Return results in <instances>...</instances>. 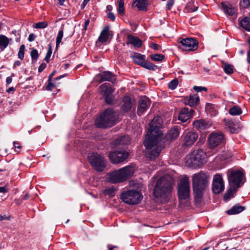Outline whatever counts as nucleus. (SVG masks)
<instances>
[{
    "instance_id": "f257e3e1",
    "label": "nucleus",
    "mask_w": 250,
    "mask_h": 250,
    "mask_svg": "<svg viewBox=\"0 0 250 250\" xmlns=\"http://www.w3.org/2000/svg\"><path fill=\"white\" fill-rule=\"evenodd\" d=\"M162 120L159 116L155 117L149 124V128L144 144L146 147V157L150 160L157 157L165 146L160 128Z\"/></svg>"
},
{
    "instance_id": "f03ea898",
    "label": "nucleus",
    "mask_w": 250,
    "mask_h": 250,
    "mask_svg": "<svg viewBox=\"0 0 250 250\" xmlns=\"http://www.w3.org/2000/svg\"><path fill=\"white\" fill-rule=\"evenodd\" d=\"M174 184V179L168 175L164 176L157 180L153 192L157 201L165 203L169 200Z\"/></svg>"
},
{
    "instance_id": "7ed1b4c3",
    "label": "nucleus",
    "mask_w": 250,
    "mask_h": 250,
    "mask_svg": "<svg viewBox=\"0 0 250 250\" xmlns=\"http://www.w3.org/2000/svg\"><path fill=\"white\" fill-rule=\"evenodd\" d=\"M118 116V112L109 108L106 109L96 119L95 125L98 128L110 127L116 124Z\"/></svg>"
},
{
    "instance_id": "20e7f679",
    "label": "nucleus",
    "mask_w": 250,
    "mask_h": 250,
    "mask_svg": "<svg viewBox=\"0 0 250 250\" xmlns=\"http://www.w3.org/2000/svg\"><path fill=\"white\" fill-rule=\"evenodd\" d=\"M134 173V168L132 167L127 166L118 170H114L107 173L106 178L110 183H118L130 178Z\"/></svg>"
},
{
    "instance_id": "39448f33",
    "label": "nucleus",
    "mask_w": 250,
    "mask_h": 250,
    "mask_svg": "<svg viewBox=\"0 0 250 250\" xmlns=\"http://www.w3.org/2000/svg\"><path fill=\"white\" fill-rule=\"evenodd\" d=\"M205 154L201 149L195 150L187 156V165L193 168H196L206 162Z\"/></svg>"
},
{
    "instance_id": "423d86ee",
    "label": "nucleus",
    "mask_w": 250,
    "mask_h": 250,
    "mask_svg": "<svg viewBox=\"0 0 250 250\" xmlns=\"http://www.w3.org/2000/svg\"><path fill=\"white\" fill-rule=\"evenodd\" d=\"M121 198L124 202L128 205H135L142 200L143 196L137 190H128L123 192Z\"/></svg>"
},
{
    "instance_id": "0eeeda50",
    "label": "nucleus",
    "mask_w": 250,
    "mask_h": 250,
    "mask_svg": "<svg viewBox=\"0 0 250 250\" xmlns=\"http://www.w3.org/2000/svg\"><path fill=\"white\" fill-rule=\"evenodd\" d=\"M244 176L245 173L241 170L229 169L228 171V177L229 186L237 188H239L244 183Z\"/></svg>"
},
{
    "instance_id": "6e6552de",
    "label": "nucleus",
    "mask_w": 250,
    "mask_h": 250,
    "mask_svg": "<svg viewBox=\"0 0 250 250\" xmlns=\"http://www.w3.org/2000/svg\"><path fill=\"white\" fill-rule=\"evenodd\" d=\"M87 159L93 168L97 171H103L106 167L104 157L97 153H91L88 156Z\"/></svg>"
},
{
    "instance_id": "1a4fd4ad",
    "label": "nucleus",
    "mask_w": 250,
    "mask_h": 250,
    "mask_svg": "<svg viewBox=\"0 0 250 250\" xmlns=\"http://www.w3.org/2000/svg\"><path fill=\"white\" fill-rule=\"evenodd\" d=\"M190 187L188 178L185 177L182 179L178 184V194L180 203H181L183 200L188 199L189 196Z\"/></svg>"
},
{
    "instance_id": "9d476101",
    "label": "nucleus",
    "mask_w": 250,
    "mask_h": 250,
    "mask_svg": "<svg viewBox=\"0 0 250 250\" xmlns=\"http://www.w3.org/2000/svg\"><path fill=\"white\" fill-rule=\"evenodd\" d=\"M208 178L203 172L194 174L192 176V185L193 189L205 190L207 187Z\"/></svg>"
},
{
    "instance_id": "9b49d317",
    "label": "nucleus",
    "mask_w": 250,
    "mask_h": 250,
    "mask_svg": "<svg viewBox=\"0 0 250 250\" xmlns=\"http://www.w3.org/2000/svg\"><path fill=\"white\" fill-rule=\"evenodd\" d=\"M224 142V136L221 132H212L208 138V144L210 148H214Z\"/></svg>"
},
{
    "instance_id": "f8f14e48",
    "label": "nucleus",
    "mask_w": 250,
    "mask_h": 250,
    "mask_svg": "<svg viewBox=\"0 0 250 250\" xmlns=\"http://www.w3.org/2000/svg\"><path fill=\"white\" fill-rule=\"evenodd\" d=\"M128 156V153L125 150H116L110 153L109 157L111 163L117 164L123 162Z\"/></svg>"
},
{
    "instance_id": "ddd939ff",
    "label": "nucleus",
    "mask_w": 250,
    "mask_h": 250,
    "mask_svg": "<svg viewBox=\"0 0 250 250\" xmlns=\"http://www.w3.org/2000/svg\"><path fill=\"white\" fill-rule=\"evenodd\" d=\"M179 42L184 47L183 49L188 51H193L197 49L198 42L193 38L179 39Z\"/></svg>"
},
{
    "instance_id": "4468645a",
    "label": "nucleus",
    "mask_w": 250,
    "mask_h": 250,
    "mask_svg": "<svg viewBox=\"0 0 250 250\" xmlns=\"http://www.w3.org/2000/svg\"><path fill=\"white\" fill-rule=\"evenodd\" d=\"M198 134L197 132L189 131L183 135L184 146H191L197 140Z\"/></svg>"
},
{
    "instance_id": "2eb2a0df",
    "label": "nucleus",
    "mask_w": 250,
    "mask_h": 250,
    "mask_svg": "<svg viewBox=\"0 0 250 250\" xmlns=\"http://www.w3.org/2000/svg\"><path fill=\"white\" fill-rule=\"evenodd\" d=\"M224 189L223 179L219 174L214 176L212 183V191L215 194H218Z\"/></svg>"
},
{
    "instance_id": "dca6fc26",
    "label": "nucleus",
    "mask_w": 250,
    "mask_h": 250,
    "mask_svg": "<svg viewBox=\"0 0 250 250\" xmlns=\"http://www.w3.org/2000/svg\"><path fill=\"white\" fill-rule=\"evenodd\" d=\"M151 102L149 99L146 97H144L139 100L137 113L141 116L145 112L150 105Z\"/></svg>"
},
{
    "instance_id": "f3484780",
    "label": "nucleus",
    "mask_w": 250,
    "mask_h": 250,
    "mask_svg": "<svg viewBox=\"0 0 250 250\" xmlns=\"http://www.w3.org/2000/svg\"><path fill=\"white\" fill-rule=\"evenodd\" d=\"M211 125V122L204 119L197 120L193 122L194 127L200 131L208 128Z\"/></svg>"
},
{
    "instance_id": "a211bd4d",
    "label": "nucleus",
    "mask_w": 250,
    "mask_h": 250,
    "mask_svg": "<svg viewBox=\"0 0 250 250\" xmlns=\"http://www.w3.org/2000/svg\"><path fill=\"white\" fill-rule=\"evenodd\" d=\"M222 9L224 13L229 16H231L233 18L237 17V8L230 4H227L225 3H222Z\"/></svg>"
},
{
    "instance_id": "6ab92c4d",
    "label": "nucleus",
    "mask_w": 250,
    "mask_h": 250,
    "mask_svg": "<svg viewBox=\"0 0 250 250\" xmlns=\"http://www.w3.org/2000/svg\"><path fill=\"white\" fill-rule=\"evenodd\" d=\"M100 76L101 77V79L99 81L100 83L104 81H108L114 83L116 81V75L108 71L103 72L100 74Z\"/></svg>"
},
{
    "instance_id": "aec40b11",
    "label": "nucleus",
    "mask_w": 250,
    "mask_h": 250,
    "mask_svg": "<svg viewBox=\"0 0 250 250\" xmlns=\"http://www.w3.org/2000/svg\"><path fill=\"white\" fill-rule=\"evenodd\" d=\"M199 97L197 94H190L189 98H186L185 99V103L186 104L188 105L191 107H194L199 104Z\"/></svg>"
},
{
    "instance_id": "412c9836",
    "label": "nucleus",
    "mask_w": 250,
    "mask_h": 250,
    "mask_svg": "<svg viewBox=\"0 0 250 250\" xmlns=\"http://www.w3.org/2000/svg\"><path fill=\"white\" fill-rule=\"evenodd\" d=\"M126 44H130L136 48L140 47L142 46V42L137 37L128 35L127 36Z\"/></svg>"
},
{
    "instance_id": "4be33fe9",
    "label": "nucleus",
    "mask_w": 250,
    "mask_h": 250,
    "mask_svg": "<svg viewBox=\"0 0 250 250\" xmlns=\"http://www.w3.org/2000/svg\"><path fill=\"white\" fill-rule=\"evenodd\" d=\"M99 89L100 93L104 96L112 94L114 91V89L111 87L110 84L108 83L102 84L99 87Z\"/></svg>"
},
{
    "instance_id": "5701e85b",
    "label": "nucleus",
    "mask_w": 250,
    "mask_h": 250,
    "mask_svg": "<svg viewBox=\"0 0 250 250\" xmlns=\"http://www.w3.org/2000/svg\"><path fill=\"white\" fill-rule=\"evenodd\" d=\"M179 135V129L176 126L171 129L166 135L167 141H171L176 139Z\"/></svg>"
},
{
    "instance_id": "b1692460",
    "label": "nucleus",
    "mask_w": 250,
    "mask_h": 250,
    "mask_svg": "<svg viewBox=\"0 0 250 250\" xmlns=\"http://www.w3.org/2000/svg\"><path fill=\"white\" fill-rule=\"evenodd\" d=\"M110 35L109 26H105L102 31L100 36L98 38V41L102 42L104 43L106 42L109 38Z\"/></svg>"
},
{
    "instance_id": "393cba45",
    "label": "nucleus",
    "mask_w": 250,
    "mask_h": 250,
    "mask_svg": "<svg viewBox=\"0 0 250 250\" xmlns=\"http://www.w3.org/2000/svg\"><path fill=\"white\" fill-rule=\"evenodd\" d=\"M190 114L188 113V108H183L179 113L178 119L182 122H186L190 118Z\"/></svg>"
},
{
    "instance_id": "a878e982",
    "label": "nucleus",
    "mask_w": 250,
    "mask_h": 250,
    "mask_svg": "<svg viewBox=\"0 0 250 250\" xmlns=\"http://www.w3.org/2000/svg\"><path fill=\"white\" fill-rule=\"evenodd\" d=\"M224 122L226 126L229 128V131L231 133H236L240 130V129L237 127V125H235L232 120L225 119Z\"/></svg>"
},
{
    "instance_id": "bb28decb",
    "label": "nucleus",
    "mask_w": 250,
    "mask_h": 250,
    "mask_svg": "<svg viewBox=\"0 0 250 250\" xmlns=\"http://www.w3.org/2000/svg\"><path fill=\"white\" fill-rule=\"evenodd\" d=\"M132 107V103L130 98L125 96L123 98L122 108L124 111L128 112Z\"/></svg>"
},
{
    "instance_id": "cd10ccee",
    "label": "nucleus",
    "mask_w": 250,
    "mask_h": 250,
    "mask_svg": "<svg viewBox=\"0 0 250 250\" xmlns=\"http://www.w3.org/2000/svg\"><path fill=\"white\" fill-rule=\"evenodd\" d=\"M135 4L136 6L140 10L146 11L148 6L147 0H136L133 4Z\"/></svg>"
},
{
    "instance_id": "c85d7f7f",
    "label": "nucleus",
    "mask_w": 250,
    "mask_h": 250,
    "mask_svg": "<svg viewBox=\"0 0 250 250\" xmlns=\"http://www.w3.org/2000/svg\"><path fill=\"white\" fill-rule=\"evenodd\" d=\"M134 62L142 66L143 63L146 61L145 56L139 53H135L132 56Z\"/></svg>"
},
{
    "instance_id": "c756f323",
    "label": "nucleus",
    "mask_w": 250,
    "mask_h": 250,
    "mask_svg": "<svg viewBox=\"0 0 250 250\" xmlns=\"http://www.w3.org/2000/svg\"><path fill=\"white\" fill-rule=\"evenodd\" d=\"M245 208L243 206L239 205H235L233 206L230 209L227 211V213L229 215H233L242 212Z\"/></svg>"
},
{
    "instance_id": "7c9ffc66",
    "label": "nucleus",
    "mask_w": 250,
    "mask_h": 250,
    "mask_svg": "<svg viewBox=\"0 0 250 250\" xmlns=\"http://www.w3.org/2000/svg\"><path fill=\"white\" fill-rule=\"evenodd\" d=\"M130 139L129 136H123L116 139L115 145L116 146L126 145L130 142Z\"/></svg>"
},
{
    "instance_id": "2f4dec72",
    "label": "nucleus",
    "mask_w": 250,
    "mask_h": 250,
    "mask_svg": "<svg viewBox=\"0 0 250 250\" xmlns=\"http://www.w3.org/2000/svg\"><path fill=\"white\" fill-rule=\"evenodd\" d=\"M204 190L197 189H193V191L195 194L194 201L197 204H200L202 200L203 192Z\"/></svg>"
},
{
    "instance_id": "473e14b6",
    "label": "nucleus",
    "mask_w": 250,
    "mask_h": 250,
    "mask_svg": "<svg viewBox=\"0 0 250 250\" xmlns=\"http://www.w3.org/2000/svg\"><path fill=\"white\" fill-rule=\"evenodd\" d=\"M9 43V39L4 35H0V49L3 51L7 47Z\"/></svg>"
},
{
    "instance_id": "72a5a7b5",
    "label": "nucleus",
    "mask_w": 250,
    "mask_h": 250,
    "mask_svg": "<svg viewBox=\"0 0 250 250\" xmlns=\"http://www.w3.org/2000/svg\"><path fill=\"white\" fill-rule=\"evenodd\" d=\"M237 188L230 186V188L227 190L226 193L224 195V199L225 201L229 200L231 197L233 196L234 193H235L237 190Z\"/></svg>"
},
{
    "instance_id": "f704fd0d",
    "label": "nucleus",
    "mask_w": 250,
    "mask_h": 250,
    "mask_svg": "<svg viewBox=\"0 0 250 250\" xmlns=\"http://www.w3.org/2000/svg\"><path fill=\"white\" fill-rule=\"evenodd\" d=\"M241 26L246 30L250 31V21L249 19L245 17L240 22Z\"/></svg>"
},
{
    "instance_id": "c9c22d12",
    "label": "nucleus",
    "mask_w": 250,
    "mask_h": 250,
    "mask_svg": "<svg viewBox=\"0 0 250 250\" xmlns=\"http://www.w3.org/2000/svg\"><path fill=\"white\" fill-rule=\"evenodd\" d=\"M242 112L241 108L237 105L230 108L229 110V113L233 116L239 115Z\"/></svg>"
},
{
    "instance_id": "e433bc0d",
    "label": "nucleus",
    "mask_w": 250,
    "mask_h": 250,
    "mask_svg": "<svg viewBox=\"0 0 250 250\" xmlns=\"http://www.w3.org/2000/svg\"><path fill=\"white\" fill-rule=\"evenodd\" d=\"M142 66L150 70H155L158 67L157 66L146 60L143 63Z\"/></svg>"
},
{
    "instance_id": "4c0bfd02",
    "label": "nucleus",
    "mask_w": 250,
    "mask_h": 250,
    "mask_svg": "<svg viewBox=\"0 0 250 250\" xmlns=\"http://www.w3.org/2000/svg\"><path fill=\"white\" fill-rule=\"evenodd\" d=\"M150 57L154 61L160 62L163 61L164 58V55L160 54H155L150 55Z\"/></svg>"
},
{
    "instance_id": "58836bf2",
    "label": "nucleus",
    "mask_w": 250,
    "mask_h": 250,
    "mask_svg": "<svg viewBox=\"0 0 250 250\" xmlns=\"http://www.w3.org/2000/svg\"><path fill=\"white\" fill-rule=\"evenodd\" d=\"M118 11L120 15H123L125 13L124 9V0H119L118 1Z\"/></svg>"
},
{
    "instance_id": "ea45409f",
    "label": "nucleus",
    "mask_w": 250,
    "mask_h": 250,
    "mask_svg": "<svg viewBox=\"0 0 250 250\" xmlns=\"http://www.w3.org/2000/svg\"><path fill=\"white\" fill-rule=\"evenodd\" d=\"M63 36V29L62 28L59 31L56 38V48H57L60 43H61Z\"/></svg>"
},
{
    "instance_id": "a19ab883",
    "label": "nucleus",
    "mask_w": 250,
    "mask_h": 250,
    "mask_svg": "<svg viewBox=\"0 0 250 250\" xmlns=\"http://www.w3.org/2000/svg\"><path fill=\"white\" fill-rule=\"evenodd\" d=\"M223 68L225 72L228 74H231L233 73L232 66L230 64L225 63L223 65Z\"/></svg>"
},
{
    "instance_id": "79ce46f5",
    "label": "nucleus",
    "mask_w": 250,
    "mask_h": 250,
    "mask_svg": "<svg viewBox=\"0 0 250 250\" xmlns=\"http://www.w3.org/2000/svg\"><path fill=\"white\" fill-rule=\"evenodd\" d=\"M48 26V23L46 21L39 22L35 23L33 27L36 29H43Z\"/></svg>"
},
{
    "instance_id": "37998d69",
    "label": "nucleus",
    "mask_w": 250,
    "mask_h": 250,
    "mask_svg": "<svg viewBox=\"0 0 250 250\" xmlns=\"http://www.w3.org/2000/svg\"><path fill=\"white\" fill-rule=\"evenodd\" d=\"M30 55L32 58V61L35 62L39 57V53L37 49H33L31 51Z\"/></svg>"
},
{
    "instance_id": "c03bdc74",
    "label": "nucleus",
    "mask_w": 250,
    "mask_h": 250,
    "mask_svg": "<svg viewBox=\"0 0 250 250\" xmlns=\"http://www.w3.org/2000/svg\"><path fill=\"white\" fill-rule=\"evenodd\" d=\"M48 49L47 52V53L45 55V57L44 58V60L47 62H48L49 61L50 58L51 57V55L52 54V46L50 44H49L48 45Z\"/></svg>"
},
{
    "instance_id": "a18cd8bd",
    "label": "nucleus",
    "mask_w": 250,
    "mask_h": 250,
    "mask_svg": "<svg viewBox=\"0 0 250 250\" xmlns=\"http://www.w3.org/2000/svg\"><path fill=\"white\" fill-rule=\"evenodd\" d=\"M178 83V81L177 79H175L170 81L168 83V87L169 89L173 90L176 88Z\"/></svg>"
},
{
    "instance_id": "49530a36",
    "label": "nucleus",
    "mask_w": 250,
    "mask_h": 250,
    "mask_svg": "<svg viewBox=\"0 0 250 250\" xmlns=\"http://www.w3.org/2000/svg\"><path fill=\"white\" fill-rule=\"evenodd\" d=\"M25 46L23 44L21 45L18 52L19 58L21 60L23 59L24 54Z\"/></svg>"
},
{
    "instance_id": "de8ad7c7",
    "label": "nucleus",
    "mask_w": 250,
    "mask_h": 250,
    "mask_svg": "<svg viewBox=\"0 0 250 250\" xmlns=\"http://www.w3.org/2000/svg\"><path fill=\"white\" fill-rule=\"evenodd\" d=\"M104 97L105 102H106V103H107L108 104H111L113 103L114 98L113 96L112 95V94L104 96Z\"/></svg>"
},
{
    "instance_id": "09e8293b",
    "label": "nucleus",
    "mask_w": 250,
    "mask_h": 250,
    "mask_svg": "<svg viewBox=\"0 0 250 250\" xmlns=\"http://www.w3.org/2000/svg\"><path fill=\"white\" fill-rule=\"evenodd\" d=\"M240 6L244 8H247L250 6V0H240Z\"/></svg>"
},
{
    "instance_id": "8fccbe9b",
    "label": "nucleus",
    "mask_w": 250,
    "mask_h": 250,
    "mask_svg": "<svg viewBox=\"0 0 250 250\" xmlns=\"http://www.w3.org/2000/svg\"><path fill=\"white\" fill-rule=\"evenodd\" d=\"M192 7V4L191 3L188 4L187 7V11L188 12H192L197 10L198 8L197 7H194V8H193Z\"/></svg>"
},
{
    "instance_id": "3c124183",
    "label": "nucleus",
    "mask_w": 250,
    "mask_h": 250,
    "mask_svg": "<svg viewBox=\"0 0 250 250\" xmlns=\"http://www.w3.org/2000/svg\"><path fill=\"white\" fill-rule=\"evenodd\" d=\"M115 189L113 188H108L105 189V192L106 194L113 196L114 194Z\"/></svg>"
},
{
    "instance_id": "603ef678",
    "label": "nucleus",
    "mask_w": 250,
    "mask_h": 250,
    "mask_svg": "<svg viewBox=\"0 0 250 250\" xmlns=\"http://www.w3.org/2000/svg\"><path fill=\"white\" fill-rule=\"evenodd\" d=\"M193 89L197 92H199L203 90L207 91V88L205 87L197 86H194L193 87Z\"/></svg>"
},
{
    "instance_id": "864d4df0",
    "label": "nucleus",
    "mask_w": 250,
    "mask_h": 250,
    "mask_svg": "<svg viewBox=\"0 0 250 250\" xmlns=\"http://www.w3.org/2000/svg\"><path fill=\"white\" fill-rule=\"evenodd\" d=\"M46 64L45 63H42L39 66L38 69L39 72H42L46 67Z\"/></svg>"
},
{
    "instance_id": "5fc2aeb1",
    "label": "nucleus",
    "mask_w": 250,
    "mask_h": 250,
    "mask_svg": "<svg viewBox=\"0 0 250 250\" xmlns=\"http://www.w3.org/2000/svg\"><path fill=\"white\" fill-rule=\"evenodd\" d=\"M107 18L110 19L112 21H114L115 20V16L112 12H109L107 15Z\"/></svg>"
},
{
    "instance_id": "6e6d98bb",
    "label": "nucleus",
    "mask_w": 250,
    "mask_h": 250,
    "mask_svg": "<svg viewBox=\"0 0 250 250\" xmlns=\"http://www.w3.org/2000/svg\"><path fill=\"white\" fill-rule=\"evenodd\" d=\"M48 84L46 86V89L47 90H51L53 87H55V85L54 83L51 82V81H48Z\"/></svg>"
},
{
    "instance_id": "4d7b16f0",
    "label": "nucleus",
    "mask_w": 250,
    "mask_h": 250,
    "mask_svg": "<svg viewBox=\"0 0 250 250\" xmlns=\"http://www.w3.org/2000/svg\"><path fill=\"white\" fill-rule=\"evenodd\" d=\"M174 3V0H169L167 3V8L170 9Z\"/></svg>"
},
{
    "instance_id": "13d9d810",
    "label": "nucleus",
    "mask_w": 250,
    "mask_h": 250,
    "mask_svg": "<svg viewBox=\"0 0 250 250\" xmlns=\"http://www.w3.org/2000/svg\"><path fill=\"white\" fill-rule=\"evenodd\" d=\"M36 36L33 33H31L29 35L28 40L29 42H31L35 40Z\"/></svg>"
},
{
    "instance_id": "bf43d9fd",
    "label": "nucleus",
    "mask_w": 250,
    "mask_h": 250,
    "mask_svg": "<svg viewBox=\"0 0 250 250\" xmlns=\"http://www.w3.org/2000/svg\"><path fill=\"white\" fill-rule=\"evenodd\" d=\"M14 146L15 148H17L20 150L21 149V146L20 145V144L18 142H13ZM20 150H17L18 152H19Z\"/></svg>"
},
{
    "instance_id": "052dcab7",
    "label": "nucleus",
    "mask_w": 250,
    "mask_h": 250,
    "mask_svg": "<svg viewBox=\"0 0 250 250\" xmlns=\"http://www.w3.org/2000/svg\"><path fill=\"white\" fill-rule=\"evenodd\" d=\"M151 47L155 50H158L159 49V45L156 43H153L151 45Z\"/></svg>"
},
{
    "instance_id": "680f3d73",
    "label": "nucleus",
    "mask_w": 250,
    "mask_h": 250,
    "mask_svg": "<svg viewBox=\"0 0 250 250\" xmlns=\"http://www.w3.org/2000/svg\"><path fill=\"white\" fill-rule=\"evenodd\" d=\"M7 192V189L5 187H0V193H5Z\"/></svg>"
},
{
    "instance_id": "e2e57ef3",
    "label": "nucleus",
    "mask_w": 250,
    "mask_h": 250,
    "mask_svg": "<svg viewBox=\"0 0 250 250\" xmlns=\"http://www.w3.org/2000/svg\"><path fill=\"white\" fill-rule=\"evenodd\" d=\"M12 79L11 77H8L6 78V82L7 84H10L12 82Z\"/></svg>"
},
{
    "instance_id": "0e129e2a",
    "label": "nucleus",
    "mask_w": 250,
    "mask_h": 250,
    "mask_svg": "<svg viewBox=\"0 0 250 250\" xmlns=\"http://www.w3.org/2000/svg\"><path fill=\"white\" fill-rule=\"evenodd\" d=\"M55 72L56 71H53L49 75V78H48V81H51L52 80V77L54 75V74H55Z\"/></svg>"
},
{
    "instance_id": "69168bd1",
    "label": "nucleus",
    "mask_w": 250,
    "mask_h": 250,
    "mask_svg": "<svg viewBox=\"0 0 250 250\" xmlns=\"http://www.w3.org/2000/svg\"><path fill=\"white\" fill-rule=\"evenodd\" d=\"M247 56H248V59H247L248 62L250 64V49L249 51L248 52Z\"/></svg>"
},
{
    "instance_id": "338daca9",
    "label": "nucleus",
    "mask_w": 250,
    "mask_h": 250,
    "mask_svg": "<svg viewBox=\"0 0 250 250\" xmlns=\"http://www.w3.org/2000/svg\"><path fill=\"white\" fill-rule=\"evenodd\" d=\"M188 113L190 114V118L193 116V113H194V110L190 109V110L188 109Z\"/></svg>"
},
{
    "instance_id": "774afa93",
    "label": "nucleus",
    "mask_w": 250,
    "mask_h": 250,
    "mask_svg": "<svg viewBox=\"0 0 250 250\" xmlns=\"http://www.w3.org/2000/svg\"><path fill=\"white\" fill-rule=\"evenodd\" d=\"M14 201L16 203V204H17V205H20L21 204V201L19 199H15L14 200Z\"/></svg>"
}]
</instances>
